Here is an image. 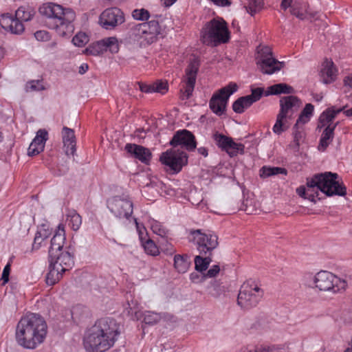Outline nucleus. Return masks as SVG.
<instances>
[{
  "label": "nucleus",
  "mask_w": 352,
  "mask_h": 352,
  "mask_svg": "<svg viewBox=\"0 0 352 352\" xmlns=\"http://www.w3.org/2000/svg\"><path fill=\"white\" fill-rule=\"evenodd\" d=\"M47 333V325L44 318L37 314H29L18 322L15 339L19 346L32 350L44 342Z\"/></svg>",
  "instance_id": "obj_1"
},
{
  "label": "nucleus",
  "mask_w": 352,
  "mask_h": 352,
  "mask_svg": "<svg viewBox=\"0 0 352 352\" xmlns=\"http://www.w3.org/2000/svg\"><path fill=\"white\" fill-rule=\"evenodd\" d=\"M119 334V326L114 319L101 318L85 336V347L89 352H104L113 346Z\"/></svg>",
  "instance_id": "obj_2"
},
{
  "label": "nucleus",
  "mask_w": 352,
  "mask_h": 352,
  "mask_svg": "<svg viewBox=\"0 0 352 352\" xmlns=\"http://www.w3.org/2000/svg\"><path fill=\"white\" fill-rule=\"evenodd\" d=\"M40 14L45 17L47 26L62 37L69 36L74 32L75 12L54 3H47L39 8Z\"/></svg>",
  "instance_id": "obj_3"
},
{
  "label": "nucleus",
  "mask_w": 352,
  "mask_h": 352,
  "mask_svg": "<svg viewBox=\"0 0 352 352\" xmlns=\"http://www.w3.org/2000/svg\"><path fill=\"white\" fill-rule=\"evenodd\" d=\"M338 177L337 173L331 172L316 174L311 178L307 179V188L300 186L296 189V192L300 197L307 198L314 202H316L315 195L313 193L315 188L329 197L344 196L346 194V188L342 183L337 180Z\"/></svg>",
  "instance_id": "obj_4"
},
{
  "label": "nucleus",
  "mask_w": 352,
  "mask_h": 352,
  "mask_svg": "<svg viewBox=\"0 0 352 352\" xmlns=\"http://www.w3.org/2000/svg\"><path fill=\"white\" fill-rule=\"evenodd\" d=\"M201 41L208 45L217 46L227 43L230 38L227 24L223 19H212L201 31Z\"/></svg>",
  "instance_id": "obj_5"
},
{
  "label": "nucleus",
  "mask_w": 352,
  "mask_h": 352,
  "mask_svg": "<svg viewBox=\"0 0 352 352\" xmlns=\"http://www.w3.org/2000/svg\"><path fill=\"white\" fill-rule=\"evenodd\" d=\"M73 256L69 252H60L50 258L49 272L46 276V283L54 285L63 276V274L69 270L74 265Z\"/></svg>",
  "instance_id": "obj_6"
},
{
  "label": "nucleus",
  "mask_w": 352,
  "mask_h": 352,
  "mask_svg": "<svg viewBox=\"0 0 352 352\" xmlns=\"http://www.w3.org/2000/svg\"><path fill=\"white\" fill-rule=\"evenodd\" d=\"M263 294V290L256 282L248 280L241 287L237 303L242 309H250L258 304Z\"/></svg>",
  "instance_id": "obj_7"
},
{
  "label": "nucleus",
  "mask_w": 352,
  "mask_h": 352,
  "mask_svg": "<svg viewBox=\"0 0 352 352\" xmlns=\"http://www.w3.org/2000/svg\"><path fill=\"white\" fill-rule=\"evenodd\" d=\"M188 240L193 243L199 252L204 255H211L212 252L219 245L217 235L210 230H190Z\"/></svg>",
  "instance_id": "obj_8"
},
{
  "label": "nucleus",
  "mask_w": 352,
  "mask_h": 352,
  "mask_svg": "<svg viewBox=\"0 0 352 352\" xmlns=\"http://www.w3.org/2000/svg\"><path fill=\"white\" fill-rule=\"evenodd\" d=\"M313 280L315 287L319 290L331 292L333 294L344 291L348 286L346 280L327 271L318 272L314 276Z\"/></svg>",
  "instance_id": "obj_9"
},
{
  "label": "nucleus",
  "mask_w": 352,
  "mask_h": 352,
  "mask_svg": "<svg viewBox=\"0 0 352 352\" xmlns=\"http://www.w3.org/2000/svg\"><path fill=\"white\" fill-rule=\"evenodd\" d=\"M256 64L265 74H272L280 71L285 65L284 62L276 59L272 49L268 46H259L257 48Z\"/></svg>",
  "instance_id": "obj_10"
},
{
  "label": "nucleus",
  "mask_w": 352,
  "mask_h": 352,
  "mask_svg": "<svg viewBox=\"0 0 352 352\" xmlns=\"http://www.w3.org/2000/svg\"><path fill=\"white\" fill-rule=\"evenodd\" d=\"M160 160L162 164L169 168L171 173L176 174L188 164V155L184 151L171 148L161 154Z\"/></svg>",
  "instance_id": "obj_11"
},
{
  "label": "nucleus",
  "mask_w": 352,
  "mask_h": 352,
  "mask_svg": "<svg viewBox=\"0 0 352 352\" xmlns=\"http://www.w3.org/2000/svg\"><path fill=\"white\" fill-rule=\"evenodd\" d=\"M238 86L234 82H230L227 86L214 94L209 101L211 111L217 116L223 115L226 110L230 96L236 91Z\"/></svg>",
  "instance_id": "obj_12"
},
{
  "label": "nucleus",
  "mask_w": 352,
  "mask_h": 352,
  "mask_svg": "<svg viewBox=\"0 0 352 352\" xmlns=\"http://www.w3.org/2000/svg\"><path fill=\"white\" fill-rule=\"evenodd\" d=\"M107 208L118 219H128L133 214V203L127 197L115 196L107 200Z\"/></svg>",
  "instance_id": "obj_13"
},
{
  "label": "nucleus",
  "mask_w": 352,
  "mask_h": 352,
  "mask_svg": "<svg viewBox=\"0 0 352 352\" xmlns=\"http://www.w3.org/2000/svg\"><path fill=\"white\" fill-rule=\"evenodd\" d=\"M124 22V15L120 9L110 8L104 10L100 15L99 23L106 30H113Z\"/></svg>",
  "instance_id": "obj_14"
},
{
  "label": "nucleus",
  "mask_w": 352,
  "mask_h": 352,
  "mask_svg": "<svg viewBox=\"0 0 352 352\" xmlns=\"http://www.w3.org/2000/svg\"><path fill=\"white\" fill-rule=\"evenodd\" d=\"M199 61L197 59H193L189 63L186 69V79L184 87L181 89V98L182 100L188 99L194 90L197 74L199 69Z\"/></svg>",
  "instance_id": "obj_15"
},
{
  "label": "nucleus",
  "mask_w": 352,
  "mask_h": 352,
  "mask_svg": "<svg viewBox=\"0 0 352 352\" xmlns=\"http://www.w3.org/2000/svg\"><path fill=\"white\" fill-rule=\"evenodd\" d=\"M172 148H178L180 146L188 151H192L197 146L195 135L189 131L183 129L177 131L170 141Z\"/></svg>",
  "instance_id": "obj_16"
},
{
  "label": "nucleus",
  "mask_w": 352,
  "mask_h": 352,
  "mask_svg": "<svg viewBox=\"0 0 352 352\" xmlns=\"http://www.w3.org/2000/svg\"><path fill=\"white\" fill-rule=\"evenodd\" d=\"M126 310L133 319L138 320L143 318V321L148 324H155L161 320V316L158 313L150 311L140 312L136 307V302L133 301H131V303H128Z\"/></svg>",
  "instance_id": "obj_17"
},
{
  "label": "nucleus",
  "mask_w": 352,
  "mask_h": 352,
  "mask_svg": "<svg viewBox=\"0 0 352 352\" xmlns=\"http://www.w3.org/2000/svg\"><path fill=\"white\" fill-rule=\"evenodd\" d=\"M0 25L5 30L14 34H20L25 30L22 22L9 13H4L1 15Z\"/></svg>",
  "instance_id": "obj_18"
},
{
  "label": "nucleus",
  "mask_w": 352,
  "mask_h": 352,
  "mask_svg": "<svg viewBox=\"0 0 352 352\" xmlns=\"http://www.w3.org/2000/svg\"><path fill=\"white\" fill-rule=\"evenodd\" d=\"M124 149L131 156L146 164H148L152 157L150 150L141 145L128 143L125 145Z\"/></svg>",
  "instance_id": "obj_19"
},
{
  "label": "nucleus",
  "mask_w": 352,
  "mask_h": 352,
  "mask_svg": "<svg viewBox=\"0 0 352 352\" xmlns=\"http://www.w3.org/2000/svg\"><path fill=\"white\" fill-rule=\"evenodd\" d=\"M65 241L64 227L59 225L58 230L51 239V244L49 248V258H54L56 254L62 252Z\"/></svg>",
  "instance_id": "obj_20"
},
{
  "label": "nucleus",
  "mask_w": 352,
  "mask_h": 352,
  "mask_svg": "<svg viewBox=\"0 0 352 352\" xmlns=\"http://www.w3.org/2000/svg\"><path fill=\"white\" fill-rule=\"evenodd\" d=\"M321 80L325 84H329L335 80L336 69L332 60L325 59L322 63L320 72Z\"/></svg>",
  "instance_id": "obj_21"
},
{
  "label": "nucleus",
  "mask_w": 352,
  "mask_h": 352,
  "mask_svg": "<svg viewBox=\"0 0 352 352\" xmlns=\"http://www.w3.org/2000/svg\"><path fill=\"white\" fill-rule=\"evenodd\" d=\"M62 136L66 155H74L76 151V138L74 130L67 126H64L63 129Z\"/></svg>",
  "instance_id": "obj_22"
},
{
  "label": "nucleus",
  "mask_w": 352,
  "mask_h": 352,
  "mask_svg": "<svg viewBox=\"0 0 352 352\" xmlns=\"http://www.w3.org/2000/svg\"><path fill=\"white\" fill-rule=\"evenodd\" d=\"M344 108H339L336 109L334 107H329L327 109L324 111L322 113L319 118V123L318 125V129L325 128L329 125H334L335 123H333V119L336 116L342 112Z\"/></svg>",
  "instance_id": "obj_23"
},
{
  "label": "nucleus",
  "mask_w": 352,
  "mask_h": 352,
  "mask_svg": "<svg viewBox=\"0 0 352 352\" xmlns=\"http://www.w3.org/2000/svg\"><path fill=\"white\" fill-rule=\"evenodd\" d=\"M338 122L335 123L334 125L327 126L322 131L318 148L320 151H324L330 143L332 142L334 137V131L338 126Z\"/></svg>",
  "instance_id": "obj_24"
},
{
  "label": "nucleus",
  "mask_w": 352,
  "mask_h": 352,
  "mask_svg": "<svg viewBox=\"0 0 352 352\" xmlns=\"http://www.w3.org/2000/svg\"><path fill=\"white\" fill-rule=\"evenodd\" d=\"M298 102L299 100L296 96L283 97L280 100V110L279 113L289 118V114L292 113L293 108L298 107Z\"/></svg>",
  "instance_id": "obj_25"
},
{
  "label": "nucleus",
  "mask_w": 352,
  "mask_h": 352,
  "mask_svg": "<svg viewBox=\"0 0 352 352\" xmlns=\"http://www.w3.org/2000/svg\"><path fill=\"white\" fill-rule=\"evenodd\" d=\"M143 25H147L146 28V43L151 44L156 40L157 35L161 34V28L159 21L152 19L147 23H143Z\"/></svg>",
  "instance_id": "obj_26"
},
{
  "label": "nucleus",
  "mask_w": 352,
  "mask_h": 352,
  "mask_svg": "<svg viewBox=\"0 0 352 352\" xmlns=\"http://www.w3.org/2000/svg\"><path fill=\"white\" fill-rule=\"evenodd\" d=\"M36 12L34 8L30 6H21L19 7L16 12V19L19 21H29L32 19Z\"/></svg>",
  "instance_id": "obj_27"
},
{
  "label": "nucleus",
  "mask_w": 352,
  "mask_h": 352,
  "mask_svg": "<svg viewBox=\"0 0 352 352\" xmlns=\"http://www.w3.org/2000/svg\"><path fill=\"white\" fill-rule=\"evenodd\" d=\"M314 109V105L310 103L305 105L294 125V129H297V126L299 124H305L310 120L313 115Z\"/></svg>",
  "instance_id": "obj_28"
},
{
  "label": "nucleus",
  "mask_w": 352,
  "mask_h": 352,
  "mask_svg": "<svg viewBox=\"0 0 352 352\" xmlns=\"http://www.w3.org/2000/svg\"><path fill=\"white\" fill-rule=\"evenodd\" d=\"M174 266L178 272L185 273L190 266L188 256L176 254L174 257Z\"/></svg>",
  "instance_id": "obj_29"
},
{
  "label": "nucleus",
  "mask_w": 352,
  "mask_h": 352,
  "mask_svg": "<svg viewBox=\"0 0 352 352\" xmlns=\"http://www.w3.org/2000/svg\"><path fill=\"white\" fill-rule=\"evenodd\" d=\"M147 25L140 23L134 26L131 32L133 39L141 43L145 41L146 38V27Z\"/></svg>",
  "instance_id": "obj_30"
},
{
  "label": "nucleus",
  "mask_w": 352,
  "mask_h": 352,
  "mask_svg": "<svg viewBox=\"0 0 352 352\" xmlns=\"http://www.w3.org/2000/svg\"><path fill=\"white\" fill-rule=\"evenodd\" d=\"M287 170L281 167L263 166L260 169V177L267 178L278 174L287 175Z\"/></svg>",
  "instance_id": "obj_31"
},
{
  "label": "nucleus",
  "mask_w": 352,
  "mask_h": 352,
  "mask_svg": "<svg viewBox=\"0 0 352 352\" xmlns=\"http://www.w3.org/2000/svg\"><path fill=\"white\" fill-rule=\"evenodd\" d=\"M294 92V89L291 86L285 84V83H279L269 87V93L266 95H277L280 94H292Z\"/></svg>",
  "instance_id": "obj_32"
},
{
  "label": "nucleus",
  "mask_w": 352,
  "mask_h": 352,
  "mask_svg": "<svg viewBox=\"0 0 352 352\" xmlns=\"http://www.w3.org/2000/svg\"><path fill=\"white\" fill-rule=\"evenodd\" d=\"M105 52L109 50L111 53L116 54L119 51L118 40L115 36L107 37L101 39Z\"/></svg>",
  "instance_id": "obj_33"
},
{
  "label": "nucleus",
  "mask_w": 352,
  "mask_h": 352,
  "mask_svg": "<svg viewBox=\"0 0 352 352\" xmlns=\"http://www.w3.org/2000/svg\"><path fill=\"white\" fill-rule=\"evenodd\" d=\"M50 235L51 232L48 229H45L44 228H40L35 234L33 248L38 249L41 247V243Z\"/></svg>",
  "instance_id": "obj_34"
},
{
  "label": "nucleus",
  "mask_w": 352,
  "mask_h": 352,
  "mask_svg": "<svg viewBox=\"0 0 352 352\" xmlns=\"http://www.w3.org/2000/svg\"><path fill=\"white\" fill-rule=\"evenodd\" d=\"M72 319L74 322L80 321L87 314V309L81 305H76L69 310Z\"/></svg>",
  "instance_id": "obj_35"
},
{
  "label": "nucleus",
  "mask_w": 352,
  "mask_h": 352,
  "mask_svg": "<svg viewBox=\"0 0 352 352\" xmlns=\"http://www.w3.org/2000/svg\"><path fill=\"white\" fill-rule=\"evenodd\" d=\"M244 145L241 143H236L231 138L230 142H228L227 147L224 150L230 157L236 156L239 153H243Z\"/></svg>",
  "instance_id": "obj_36"
},
{
  "label": "nucleus",
  "mask_w": 352,
  "mask_h": 352,
  "mask_svg": "<svg viewBox=\"0 0 352 352\" xmlns=\"http://www.w3.org/2000/svg\"><path fill=\"white\" fill-rule=\"evenodd\" d=\"M48 139V133L45 129H39L36 132V135L35 138L33 139L32 142L37 146H38L39 149L44 150L45 142Z\"/></svg>",
  "instance_id": "obj_37"
},
{
  "label": "nucleus",
  "mask_w": 352,
  "mask_h": 352,
  "mask_svg": "<svg viewBox=\"0 0 352 352\" xmlns=\"http://www.w3.org/2000/svg\"><path fill=\"white\" fill-rule=\"evenodd\" d=\"M286 118L287 117L278 113L276 117V123L272 128L273 132L274 133L280 135L287 129L288 126L286 125L285 122Z\"/></svg>",
  "instance_id": "obj_38"
},
{
  "label": "nucleus",
  "mask_w": 352,
  "mask_h": 352,
  "mask_svg": "<svg viewBox=\"0 0 352 352\" xmlns=\"http://www.w3.org/2000/svg\"><path fill=\"white\" fill-rule=\"evenodd\" d=\"M105 52L102 43V40L98 41L97 42L89 45L85 49V53L89 55L98 56Z\"/></svg>",
  "instance_id": "obj_39"
},
{
  "label": "nucleus",
  "mask_w": 352,
  "mask_h": 352,
  "mask_svg": "<svg viewBox=\"0 0 352 352\" xmlns=\"http://www.w3.org/2000/svg\"><path fill=\"white\" fill-rule=\"evenodd\" d=\"M69 226L74 230H78L82 223V219L79 214L75 211L71 212L67 215Z\"/></svg>",
  "instance_id": "obj_40"
},
{
  "label": "nucleus",
  "mask_w": 352,
  "mask_h": 352,
  "mask_svg": "<svg viewBox=\"0 0 352 352\" xmlns=\"http://www.w3.org/2000/svg\"><path fill=\"white\" fill-rule=\"evenodd\" d=\"M211 261L212 260L210 256L204 258L201 256H196L195 258V270L201 272L205 271L208 268Z\"/></svg>",
  "instance_id": "obj_41"
},
{
  "label": "nucleus",
  "mask_w": 352,
  "mask_h": 352,
  "mask_svg": "<svg viewBox=\"0 0 352 352\" xmlns=\"http://www.w3.org/2000/svg\"><path fill=\"white\" fill-rule=\"evenodd\" d=\"M225 292L224 287L218 281L214 280L208 287V293L214 298L219 297Z\"/></svg>",
  "instance_id": "obj_42"
},
{
  "label": "nucleus",
  "mask_w": 352,
  "mask_h": 352,
  "mask_svg": "<svg viewBox=\"0 0 352 352\" xmlns=\"http://www.w3.org/2000/svg\"><path fill=\"white\" fill-rule=\"evenodd\" d=\"M263 6V0H250L248 6H245L246 10L252 16H254L258 12Z\"/></svg>",
  "instance_id": "obj_43"
},
{
  "label": "nucleus",
  "mask_w": 352,
  "mask_h": 352,
  "mask_svg": "<svg viewBox=\"0 0 352 352\" xmlns=\"http://www.w3.org/2000/svg\"><path fill=\"white\" fill-rule=\"evenodd\" d=\"M213 138L217 145L223 151L227 147L228 142H230L231 140V138L218 133H214Z\"/></svg>",
  "instance_id": "obj_44"
},
{
  "label": "nucleus",
  "mask_w": 352,
  "mask_h": 352,
  "mask_svg": "<svg viewBox=\"0 0 352 352\" xmlns=\"http://www.w3.org/2000/svg\"><path fill=\"white\" fill-rule=\"evenodd\" d=\"M131 15L134 19L142 21H147L150 17L149 12L144 8L135 9Z\"/></svg>",
  "instance_id": "obj_45"
},
{
  "label": "nucleus",
  "mask_w": 352,
  "mask_h": 352,
  "mask_svg": "<svg viewBox=\"0 0 352 352\" xmlns=\"http://www.w3.org/2000/svg\"><path fill=\"white\" fill-rule=\"evenodd\" d=\"M144 248L146 254L151 256H157L159 254L160 251L158 247L151 239H148L144 244Z\"/></svg>",
  "instance_id": "obj_46"
},
{
  "label": "nucleus",
  "mask_w": 352,
  "mask_h": 352,
  "mask_svg": "<svg viewBox=\"0 0 352 352\" xmlns=\"http://www.w3.org/2000/svg\"><path fill=\"white\" fill-rule=\"evenodd\" d=\"M89 41L87 35L84 32H78L72 38V43L74 45L78 47H82Z\"/></svg>",
  "instance_id": "obj_47"
},
{
  "label": "nucleus",
  "mask_w": 352,
  "mask_h": 352,
  "mask_svg": "<svg viewBox=\"0 0 352 352\" xmlns=\"http://www.w3.org/2000/svg\"><path fill=\"white\" fill-rule=\"evenodd\" d=\"M151 229L154 233L162 236L166 237L168 231L158 221H154L151 225Z\"/></svg>",
  "instance_id": "obj_48"
},
{
  "label": "nucleus",
  "mask_w": 352,
  "mask_h": 352,
  "mask_svg": "<svg viewBox=\"0 0 352 352\" xmlns=\"http://www.w3.org/2000/svg\"><path fill=\"white\" fill-rule=\"evenodd\" d=\"M153 92H157L160 94H165L168 91V85L166 82L158 80L153 83Z\"/></svg>",
  "instance_id": "obj_49"
},
{
  "label": "nucleus",
  "mask_w": 352,
  "mask_h": 352,
  "mask_svg": "<svg viewBox=\"0 0 352 352\" xmlns=\"http://www.w3.org/2000/svg\"><path fill=\"white\" fill-rule=\"evenodd\" d=\"M243 100H244L243 97H240L234 102L232 104V109L235 113H242L246 109Z\"/></svg>",
  "instance_id": "obj_50"
},
{
  "label": "nucleus",
  "mask_w": 352,
  "mask_h": 352,
  "mask_svg": "<svg viewBox=\"0 0 352 352\" xmlns=\"http://www.w3.org/2000/svg\"><path fill=\"white\" fill-rule=\"evenodd\" d=\"M44 89V87L38 80H32L26 85V90L28 91H41Z\"/></svg>",
  "instance_id": "obj_51"
},
{
  "label": "nucleus",
  "mask_w": 352,
  "mask_h": 352,
  "mask_svg": "<svg viewBox=\"0 0 352 352\" xmlns=\"http://www.w3.org/2000/svg\"><path fill=\"white\" fill-rule=\"evenodd\" d=\"M164 183L159 180L157 177H153L151 179L150 182L146 184V187L153 188L156 190H162Z\"/></svg>",
  "instance_id": "obj_52"
},
{
  "label": "nucleus",
  "mask_w": 352,
  "mask_h": 352,
  "mask_svg": "<svg viewBox=\"0 0 352 352\" xmlns=\"http://www.w3.org/2000/svg\"><path fill=\"white\" fill-rule=\"evenodd\" d=\"M263 93V89L262 88H255L252 89V93L250 95H248L250 96V98L254 100V102H256L260 100Z\"/></svg>",
  "instance_id": "obj_53"
},
{
  "label": "nucleus",
  "mask_w": 352,
  "mask_h": 352,
  "mask_svg": "<svg viewBox=\"0 0 352 352\" xmlns=\"http://www.w3.org/2000/svg\"><path fill=\"white\" fill-rule=\"evenodd\" d=\"M34 36L36 40L41 41H46L50 39V34L47 31L38 30L34 33Z\"/></svg>",
  "instance_id": "obj_54"
},
{
  "label": "nucleus",
  "mask_w": 352,
  "mask_h": 352,
  "mask_svg": "<svg viewBox=\"0 0 352 352\" xmlns=\"http://www.w3.org/2000/svg\"><path fill=\"white\" fill-rule=\"evenodd\" d=\"M10 272V265L7 264L3 270L1 280H2V285H5L9 280V275Z\"/></svg>",
  "instance_id": "obj_55"
},
{
  "label": "nucleus",
  "mask_w": 352,
  "mask_h": 352,
  "mask_svg": "<svg viewBox=\"0 0 352 352\" xmlns=\"http://www.w3.org/2000/svg\"><path fill=\"white\" fill-rule=\"evenodd\" d=\"M43 151V149H39L38 146H37L34 143L31 142L28 150V154L29 156H34L39 154Z\"/></svg>",
  "instance_id": "obj_56"
},
{
  "label": "nucleus",
  "mask_w": 352,
  "mask_h": 352,
  "mask_svg": "<svg viewBox=\"0 0 352 352\" xmlns=\"http://www.w3.org/2000/svg\"><path fill=\"white\" fill-rule=\"evenodd\" d=\"M220 271V267L217 265H213L210 270H208L206 274L204 275L205 277L212 278L216 276Z\"/></svg>",
  "instance_id": "obj_57"
},
{
  "label": "nucleus",
  "mask_w": 352,
  "mask_h": 352,
  "mask_svg": "<svg viewBox=\"0 0 352 352\" xmlns=\"http://www.w3.org/2000/svg\"><path fill=\"white\" fill-rule=\"evenodd\" d=\"M162 251L167 255H173L175 252V250L173 245L168 243L163 246Z\"/></svg>",
  "instance_id": "obj_58"
},
{
  "label": "nucleus",
  "mask_w": 352,
  "mask_h": 352,
  "mask_svg": "<svg viewBox=\"0 0 352 352\" xmlns=\"http://www.w3.org/2000/svg\"><path fill=\"white\" fill-rule=\"evenodd\" d=\"M290 12L292 14L296 16L297 18L301 20H303L305 18V14L299 10L298 8L296 7L295 4L292 6Z\"/></svg>",
  "instance_id": "obj_59"
},
{
  "label": "nucleus",
  "mask_w": 352,
  "mask_h": 352,
  "mask_svg": "<svg viewBox=\"0 0 352 352\" xmlns=\"http://www.w3.org/2000/svg\"><path fill=\"white\" fill-rule=\"evenodd\" d=\"M140 89L142 92L145 93H153V84L151 85H146L142 83H138Z\"/></svg>",
  "instance_id": "obj_60"
},
{
  "label": "nucleus",
  "mask_w": 352,
  "mask_h": 352,
  "mask_svg": "<svg viewBox=\"0 0 352 352\" xmlns=\"http://www.w3.org/2000/svg\"><path fill=\"white\" fill-rule=\"evenodd\" d=\"M294 129V141L296 142V144H298V142L300 139L302 138V131H300L298 126H297V129Z\"/></svg>",
  "instance_id": "obj_61"
},
{
  "label": "nucleus",
  "mask_w": 352,
  "mask_h": 352,
  "mask_svg": "<svg viewBox=\"0 0 352 352\" xmlns=\"http://www.w3.org/2000/svg\"><path fill=\"white\" fill-rule=\"evenodd\" d=\"M215 5L219 6H229L231 5V1L230 0H210Z\"/></svg>",
  "instance_id": "obj_62"
},
{
  "label": "nucleus",
  "mask_w": 352,
  "mask_h": 352,
  "mask_svg": "<svg viewBox=\"0 0 352 352\" xmlns=\"http://www.w3.org/2000/svg\"><path fill=\"white\" fill-rule=\"evenodd\" d=\"M243 98L244 100H243L245 107L248 108L250 107L254 102V100H252L250 96H243Z\"/></svg>",
  "instance_id": "obj_63"
},
{
  "label": "nucleus",
  "mask_w": 352,
  "mask_h": 352,
  "mask_svg": "<svg viewBox=\"0 0 352 352\" xmlns=\"http://www.w3.org/2000/svg\"><path fill=\"white\" fill-rule=\"evenodd\" d=\"M268 352H284V349L280 346H267Z\"/></svg>",
  "instance_id": "obj_64"
}]
</instances>
